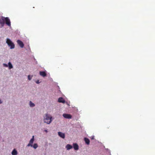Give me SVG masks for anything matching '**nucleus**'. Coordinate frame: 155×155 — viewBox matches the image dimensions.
<instances>
[{"instance_id":"nucleus-13","label":"nucleus","mask_w":155,"mask_h":155,"mask_svg":"<svg viewBox=\"0 0 155 155\" xmlns=\"http://www.w3.org/2000/svg\"><path fill=\"white\" fill-rule=\"evenodd\" d=\"M66 148L67 150H69L72 148V146L70 144H68L66 146Z\"/></svg>"},{"instance_id":"nucleus-7","label":"nucleus","mask_w":155,"mask_h":155,"mask_svg":"<svg viewBox=\"0 0 155 155\" xmlns=\"http://www.w3.org/2000/svg\"><path fill=\"white\" fill-rule=\"evenodd\" d=\"M73 148L74 150H78L79 148V147L77 144L76 143H74L73 144Z\"/></svg>"},{"instance_id":"nucleus-1","label":"nucleus","mask_w":155,"mask_h":155,"mask_svg":"<svg viewBox=\"0 0 155 155\" xmlns=\"http://www.w3.org/2000/svg\"><path fill=\"white\" fill-rule=\"evenodd\" d=\"M5 22L6 24L8 26H11L10 21L8 17H2L0 18V24L1 25L2 27H3L5 24Z\"/></svg>"},{"instance_id":"nucleus-5","label":"nucleus","mask_w":155,"mask_h":155,"mask_svg":"<svg viewBox=\"0 0 155 155\" xmlns=\"http://www.w3.org/2000/svg\"><path fill=\"white\" fill-rule=\"evenodd\" d=\"M63 117L67 119H71L72 117L71 115L70 114H63Z\"/></svg>"},{"instance_id":"nucleus-2","label":"nucleus","mask_w":155,"mask_h":155,"mask_svg":"<svg viewBox=\"0 0 155 155\" xmlns=\"http://www.w3.org/2000/svg\"><path fill=\"white\" fill-rule=\"evenodd\" d=\"M43 120L45 123L49 124L52 121V117L50 115L46 114L44 116Z\"/></svg>"},{"instance_id":"nucleus-14","label":"nucleus","mask_w":155,"mask_h":155,"mask_svg":"<svg viewBox=\"0 0 155 155\" xmlns=\"http://www.w3.org/2000/svg\"><path fill=\"white\" fill-rule=\"evenodd\" d=\"M8 67H9V69H11V68H13L12 65V64H11V63L10 62H9L8 63Z\"/></svg>"},{"instance_id":"nucleus-21","label":"nucleus","mask_w":155,"mask_h":155,"mask_svg":"<svg viewBox=\"0 0 155 155\" xmlns=\"http://www.w3.org/2000/svg\"><path fill=\"white\" fill-rule=\"evenodd\" d=\"M91 139H94V137H93L91 138Z\"/></svg>"},{"instance_id":"nucleus-22","label":"nucleus","mask_w":155,"mask_h":155,"mask_svg":"<svg viewBox=\"0 0 155 155\" xmlns=\"http://www.w3.org/2000/svg\"><path fill=\"white\" fill-rule=\"evenodd\" d=\"M2 102L1 100H0V104L2 103Z\"/></svg>"},{"instance_id":"nucleus-16","label":"nucleus","mask_w":155,"mask_h":155,"mask_svg":"<svg viewBox=\"0 0 155 155\" xmlns=\"http://www.w3.org/2000/svg\"><path fill=\"white\" fill-rule=\"evenodd\" d=\"M38 147L37 144L36 143H35L33 146L32 147L35 149H36Z\"/></svg>"},{"instance_id":"nucleus-20","label":"nucleus","mask_w":155,"mask_h":155,"mask_svg":"<svg viewBox=\"0 0 155 155\" xmlns=\"http://www.w3.org/2000/svg\"><path fill=\"white\" fill-rule=\"evenodd\" d=\"M45 132H46V133H47V132H48V131H47V130H45Z\"/></svg>"},{"instance_id":"nucleus-4","label":"nucleus","mask_w":155,"mask_h":155,"mask_svg":"<svg viewBox=\"0 0 155 155\" xmlns=\"http://www.w3.org/2000/svg\"><path fill=\"white\" fill-rule=\"evenodd\" d=\"M34 141V136H32V138L30 140L29 143L27 145V146L29 147L30 146L31 147H32V146H33L32 144L33 143Z\"/></svg>"},{"instance_id":"nucleus-10","label":"nucleus","mask_w":155,"mask_h":155,"mask_svg":"<svg viewBox=\"0 0 155 155\" xmlns=\"http://www.w3.org/2000/svg\"><path fill=\"white\" fill-rule=\"evenodd\" d=\"M39 73L41 76L43 77H45L46 76V74L45 71H40Z\"/></svg>"},{"instance_id":"nucleus-18","label":"nucleus","mask_w":155,"mask_h":155,"mask_svg":"<svg viewBox=\"0 0 155 155\" xmlns=\"http://www.w3.org/2000/svg\"><path fill=\"white\" fill-rule=\"evenodd\" d=\"M28 79L29 80H31V78L30 76V75H28Z\"/></svg>"},{"instance_id":"nucleus-6","label":"nucleus","mask_w":155,"mask_h":155,"mask_svg":"<svg viewBox=\"0 0 155 155\" xmlns=\"http://www.w3.org/2000/svg\"><path fill=\"white\" fill-rule=\"evenodd\" d=\"M17 42L19 46L21 48H23L24 46V44L23 42L19 40L17 41Z\"/></svg>"},{"instance_id":"nucleus-8","label":"nucleus","mask_w":155,"mask_h":155,"mask_svg":"<svg viewBox=\"0 0 155 155\" xmlns=\"http://www.w3.org/2000/svg\"><path fill=\"white\" fill-rule=\"evenodd\" d=\"M58 134L60 137L63 138H64L65 137V134L61 132H58Z\"/></svg>"},{"instance_id":"nucleus-12","label":"nucleus","mask_w":155,"mask_h":155,"mask_svg":"<svg viewBox=\"0 0 155 155\" xmlns=\"http://www.w3.org/2000/svg\"><path fill=\"white\" fill-rule=\"evenodd\" d=\"M18 152L15 149H14L12 152V155H17V154Z\"/></svg>"},{"instance_id":"nucleus-9","label":"nucleus","mask_w":155,"mask_h":155,"mask_svg":"<svg viewBox=\"0 0 155 155\" xmlns=\"http://www.w3.org/2000/svg\"><path fill=\"white\" fill-rule=\"evenodd\" d=\"M58 102L60 103H64L65 102V101L63 98L60 97L58 99Z\"/></svg>"},{"instance_id":"nucleus-19","label":"nucleus","mask_w":155,"mask_h":155,"mask_svg":"<svg viewBox=\"0 0 155 155\" xmlns=\"http://www.w3.org/2000/svg\"><path fill=\"white\" fill-rule=\"evenodd\" d=\"M36 83L37 84H39V81L38 80L36 81Z\"/></svg>"},{"instance_id":"nucleus-15","label":"nucleus","mask_w":155,"mask_h":155,"mask_svg":"<svg viewBox=\"0 0 155 155\" xmlns=\"http://www.w3.org/2000/svg\"><path fill=\"white\" fill-rule=\"evenodd\" d=\"M30 106L31 107H32L35 106V105L33 103H32L31 101H30Z\"/></svg>"},{"instance_id":"nucleus-11","label":"nucleus","mask_w":155,"mask_h":155,"mask_svg":"<svg viewBox=\"0 0 155 155\" xmlns=\"http://www.w3.org/2000/svg\"><path fill=\"white\" fill-rule=\"evenodd\" d=\"M84 140L85 141V143L87 144V145H89L90 143V140L88 139L86 137H85L84 138Z\"/></svg>"},{"instance_id":"nucleus-17","label":"nucleus","mask_w":155,"mask_h":155,"mask_svg":"<svg viewBox=\"0 0 155 155\" xmlns=\"http://www.w3.org/2000/svg\"><path fill=\"white\" fill-rule=\"evenodd\" d=\"M3 65L4 67H7L8 66V65H7V64H3Z\"/></svg>"},{"instance_id":"nucleus-3","label":"nucleus","mask_w":155,"mask_h":155,"mask_svg":"<svg viewBox=\"0 0 155 155\" xmlns=\"http://www.w3.org/2000/svg\"><path fill=\"white\" fill-rule=\"evenodd\" d=\"M6 42L8 46L10 47V49H12L14 48V44L8 38L7 39Z\"/></svg>"}]
</instances>
